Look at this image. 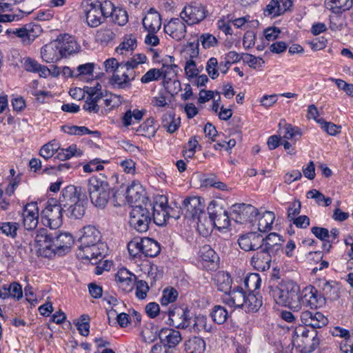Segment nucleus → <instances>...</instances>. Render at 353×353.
<instances>
[{
	"label": "nucleus",
	"instance_id": "obj_20",
	"mask_svg": "<svg viewBox=\"0 0 353 353\" xmlns=\"http://www.w3.org/2000/svg\"><path fill=\"white\" fill-rule=\"evenodd\" d=\"M272 256L270 252L260 248L250 259L251 265L258 271H266L270 268Z\"/></svg>",
	"mask_w": 353,
	"mask_h": 353
},
{
	"label": "nucleus",
	"instance_id": "obj_40",
	"mask_svg": "<svg viewBox=\"0 0 353 353\" xmlns=\"http://www.w3.org/2000/svg\"><path fill=\"white\" fill-rule=\"evenodd\" d=\"M137 132L139 135L144 136L148 138L154 137L157 128L154 125V119L152 117L147 119L137 129Z\"/></svg>",
	"mask_w": 353,
	"mask_h": 353
},
{
	"label": "nucleus",
	"instance_id": "obj_11",
	"mask_svg": "<svg viewBox=\"0 0 353 353\" xmlns=\"http://www.w3.org/2000/svg\"><path fill=\"white\" fill-rule=\"evenodd\" d=\"M300 309L302 306L313 308L322 307L325 304V298L318 293L312 285L305 287L299 294Z\"/></svg>",
	"mask_w": 353,
	"mask_h": 353
},
{
	"label": "nucleus",
	"instance_id": "obj_8",
	"mask_svg": "<svg viewBox=\"0 0 353 353\" xmlns=\"http://www.w3.org/2000/svg\"><path fill=\"white\" fill-rule=\"evenodd\" d=\"M63 207L55 199H50L41 211V221L46 226L51 229L59 228L63 223Z\"/></svg>",
	"mask_w": 353,
	"mask_h": 353
},
{
	"label": "nucleus",
	"instance_id": "obj_28",
	"mask_svg": "<svg viewBox=\"0 0 353 353\" xmlns=\"http://www.w3.org/2000/svg\"><path fill=\"white\" fill-rule=\"evenodd\" d=\"M143 190L142 185L139 182H132L127 188L125 198L128 203L130 205L136 204L143 199Z\"/></svg>",
	"mask_w": 353,
	"mask_h": 353
},
{
	"label": "nucleus",
	"instance_id": "obj_16",
	"mask_svg": "<svg viewBox=\"0 0 353 353\" xmlns=\"http://www.w3.org/2000/svg\"><path fill=\"white\" fill-rule=\"evenodd\" d=\"M238 243L245 252L258 250L263 245V236L256 232H248L239 236Z\"/></svg>",
	"mask_w": 353,
	"mask_h": 353
},
{
	"label": "nucleus",
	"instance_id": "obj_47",
	"mask_svg": "<svg viewBox=\"0 0 353 353\" xmlns=\"http://www.w3.org/2000/svg\"><path fill=\"white\" fill-rule=\"evenodd\" d=\"M279 134L285 139H292L296 135H301L298 128H293L292 125L286 123L285 121H281L279 123Z\"/></svg>",
	"mask_w": 353,
	"mask_h": 353
},
{
	"label": "nucleus",
	"instance_id": "obj_13",
	"mask_svg": "<svg viewBox=\"0 0 353 353\" xmlns=\"http://www.w3.org/2000/svg\"><path fill=\"white\" fill-rule=\"evenodd\" d=\"M168 199L164 196L159 197V202L155 205H152V216L154 222L158 225H164L167 221L170 219L174 209L168 206Z\"/></svg>",
	"mask_w": 353,
	"mask_h": 353
},
{
	"label": "nucleus",
	"instance_id": "obj_21",
	"mask_svg": "<svg viewBox=\"0 0 353 353\" xmlns=\"http://www.w3.org/2000/svg\"><path fill=\"white\" fill-rule=\"evenodd\" d=\"M301 322L305 325L313 328H320L328 323L327 317L319 312L305 310L301 314Z\"/></svg>",
	"mask_w": 353,
	"mask_h": 353
},
{
	"label": "nucleus",
	"instance_id": "obj_41",
	"mask_svg": "<svg viewBox=\"0 0 353 353\" xmlns=\"http://www.w3.org/2000/svg\"><path fill=\"white\" fill-rule=\"evenodd\" d=\"M85 200L81 199L77 202H74L67 208V215L71 218L81 219L85 213V207L84 205Z\"/></svg>",
	"mask_w": 353,
	"mask_h": 353
},
{
	"label": "nucleus",
	"instance_id": "obj_53",
	"mask_svg": "<svg viewBox=\"0 0 353 353\" xmlns=\"http://www.w3.org/2000/svg\"><path fill=\"white\" fill-rule=\"evenodd\" d=\"M83 152L74 144L70 145L66 149H61L58 152V157L61 160L68 159L72 157H80Z\"/></svg>",
	"mask_w": 353,
	"mask_h": 353
},
{
	"label": "nucleus",
	"instance_id": "obj_18",
	"mask_svg": "<svg viewBox=\"0 0 353 353\" xmlns=\"http://www.w3.org/2000/svg\"><path fill=\"white\" fill-rule=\"evenodd\" d=\"M23 226L27 230L35 229L39 223V208L37 202L27 203L23 210Z\"/></svg>",
	"mask_w": 353,
	"mask_h": 353
},
{
	"label": "nucleus",
	"instance_id": "obj_9",
	"mask_svg": "<svg viewBox=\"0 0 353 353\" xmlns=\"http://www.w3.org/2000/svg\"><path fill=\"white\" fill-rule=\"evenodd\" d=\"M207 15L206 7L200 3L188 4L180 12L181 19L189 26L200 23Z\"/></svg>",
	"mask_w": 353,
	"mask_h": 353
},
{
	"label": "nucleus",
	"instance_id": "obj_6",
	"mask_svg": "<svg viewBox=\"0 0 353 353\" xmlns=\"http://www.w3.org/2000/svg\"><path fill=\"white\" fill-rule=\"evenodd\" d=\"M293 345L301 352L310 353L314 350L319 344L315 330H308L306 327L300 325L296 327L292 336Z\"/></svg>",
	"mask_w": 353,
	"mask_h": 353
},
{
	"label": "nucleus",
	"instance_id": "obj_29",
	"mask_svg": "<svg viewBox=\"0 0 353 353\" xmlns=\"http://www.w3.org/2000/svg\"><path fill=\"white\" fill-rule=\"evenodd\" d=\"M22 287L17 282H13L10 285H4L0 290V298L3 299L12 297L19 300L22 298Z\"/></svg>",
	"mask_w": 353,
	"mask_h": 353
},
{
	"label": "nucleus",
	"instance_id": "obj_50",
	"mask_svg": "<svg viewBox=\"0 0 353 353\" xmlns=\"http://www.w3.org/2000/svg\"><path fill=\"white\" fill-rule=\"evenodd\" d=\"M325 6L331 10H347L353 5V0H325Z\"/></svg>",
	"mask_w": 353,
	"mask_h": 353
},
{
	"label": "nucleus",
	"instance_id": "obj_63",
	"mask_svg": "<svg viewBox=\"0 0 353 353\" xmlns=\"http://www.w3.org/2000/svg\"><path fill=\"white\" fill-rule=\"evenodd\" d=\"M219 63L217 61V59L216 58H210L206 65V70L208 71V73L209 76L212 79H214L218 77L219 76Z\"/></svg>",
	"mask_w": 353,
	"mask_h": 353
},
{
	"label": "nucleus",
	"instance_id": "obj_54",
	"mask_svg": "<svg viewBox=\"0 0 353 353\" xmlns=\"http://www.w3.org/2000/svg\"><path fill=\"white\" fill-rule=\"evenodd\" d=\"M105 70L107 73H112V75L117 72H123V65L122 62L119 63L115 58H110L103 63Z\"/></svg>",
	"mask_w": 353,
	"mask_h": 353
},
{
	"label": "nucleus",
	"instance_id": "obj_59",
	"mask_svg": "<svg viewBox=\"0 0 353 353\" xmlns=\"http://www.w3.org/2000/svg\"><path fill=\"white\" fill-rule=\"evenodd\" d=\"M142 239H134L131 241L129 242L128 245V249L129 254L133 256L136 257L139 254L142 253Z\"/></svg>",
	"mask_w": 353,
	"mask_h": 353
},
{
	"label": "nucleus",
	"instance_id": "obj_32",
	"mask_svg": "<svg viewBox=\"0 0 353 353\" xmlns=\"http://www.w3.org/2000/svg\"><path fill=\"white\" fill-rule=\"evenodd\" d=\"M283 241L281 236L272 232L269 234L265 238L263 237V245L262 248L270 253L276 252L281 249V242Z\"/></svg>",
	"mask_w": 353,
	"mask_h": 353
},
{
	"label": "nucleus",
	"instance_id": "obj_61",
	"mask_svg": "<svg viewBox=\"0 0 353 353\" xmlns=\"http://www.w3.org/2000/svg\"><path fill=\"white\" fill-rule=\"evenodd\" d=\"M200 256L203 261L214 262L217 258L216 252L209 245H204L200 250Z\"/></svg>",
	"mask_w": 353,
	"mask_h": 353
},
{
	"label": "nucleus",
	"instance_id": "obj_55",
	"mask_svg": "<svg viewBox=\"0 0 353 353\" xmlns=\"http://www.w3.org/2000/svg\"><path fill=\"white\" fill-rule=\"evenodd\" d=\"M177 297L178 292L175 289L172 288L165 289L161 299V303L163 306L168 305V304L174 302Z\"/></svg>",
	"mask_w": 353,
	"mask_h": 353
},
{
	"label": "nucleus",
	"instance_id": "obj_38",
	"mask_svg": "<svg viewBox=\"0 0 353 353\" xmlns=\"http://www.w3.org/2000/svg\"><path fill=\"white\" fill-rule=\"evenodd\" d=\"M108 17H111L112 21L119 26H124L128 21V15L126 10L115 7L112 2L110 12L107 14Z\"/></svg>",
	"mask_w": 353,
	"mask_h": 353
},
{
	"label": "nucleus",
	"instance_id": "obj_39",
	"mask_svg": "<svg viewBox=\"0 0 353 353\" xmlns=\"http://www.w3.org/2000/svg\"><path fill=\"white\" fill-rule=\"evenodd\" d=\"M262 297L254 293H250L246 295L243 309L248 312H257L262 306Z\"/></svg>",
	"mask_w": 353,
	"mask_h": 353
},
{
	"label": "nucleus",
	"instance_id": "obj_14",
	"mask_svg": "<svg viewBox=\"0 0 353 353\" xmlns=\"http://www.w3.org/2000/svg\"><path fill=\"white\" fill-rule=\"evenodd\" d=\"M9 32L20 38L23 45L28 46L42 33V28L38 24L29 23L23 28L10 30Z\"/></svg>",
	"mask_w": 353,
	"mask_h": 353
},
{
	"label": "nucleus",
	"instance_id": "obj_10",
	"mask_svg": "<svg viewBox=\"0 0 353 353\" xmlns=\"http://www.w3.org/2000/svg\"><path fill=\"white\" fill-rule=\"evenodd\" d=\"M259 214L258 210L250 204L235 203L231 207L232 219L241 224L252 222Z\"/></svg>",
	"mask_w": 353,
	"mask_h": 353
},
{
	"label": "nucleus",
	"instance_id": "obj_23",
	"mask_svg": "<svg viewBox=\"0 0 353 353\" xmlns=\"http://www.w3.org/2000/svg\"><path fill=\"white\" fill-rule=\"evenodd\" d=\"M245 297L243 288L238 286L225 294L223 302L230 307L243 308Z\"/></svg>",
	"mask_w": 353,
	"mask_h": 353
},
{
	"label": "nucleus",
	"instance_id": "obj_49",
	"mask_svg": "<svg viewBox=\"0 0 353 353\" xmlns=\"http://www.w3.org/2000/svg\"><path fill=\"white\" fill-rule=\"evenodd\" d=\"M59 150V143L55 140H53L42 146L40 150V155L45 159H48L53 157Z\"/></svg>",
	"mask_w": 353,
	"mask_h": 353
},
{
	"label": "nucleus",
	"instance_id": "obj_44",
	"mask_svg": "<svg viewBox=\"0 0 353 353\" xmlns=\"http://www.w3.org/2000/svg\"><path fill=\"white\" fill-rule=\"evenodd\" d=\"M181 123L180 117H175L172 114H165L163 117L162 125L170 133H174L179 128Z\"/></svg>",
	"mask_w": 353,
	"mask_h": 353
},
{
	"label": "nucleus",
	"instance_id": "obj_3",
	"mask_svg": "<svg viewBox=\"0 0 353 353\" xmlns=\"http://www.w3.org/2000/svg\"><path fill=\"white\" fill-rule=\"evenodd\" d=\"M299 285L293 281L285 280L269 286V294L276 303L294 311L300 310Z\"/></svg>",
	"mask_w": 353,
	"mask_h": 353
},
{
	"label": "nucleus",
	"instance_id": "obj_58",
	"mask_svg": "<svg viewBox=\"0 0 353 353\" xmlns=\"http://www.w3.org/2000/svg\"><path fill=\"white\" fill-rule=\"evenodd\" d=\"M316 122L319 123L321 128L331 136H335L340 132L341 126L336 125L333 123L326 122L322 119L316 120Z\"/></svg>",
	"mask_w": 353,
	"mask_h": 353
},
{
	"label": "nucleus",
	"instance_id": "obj_46",
	"mask_svg": "<svg viewBox=\"0 0 353 353\" xmlns=\"http://www.w3.org/2000/svg\"><path fill=\"white\" fill-rule=\"evenodd\" d=\"M170 61V64H163V66L160 70V72L161 73V77L163 78L164 81L167 83L168 81L172 80L176 75V68L177 65L172 63L174 59L173 57L170 56L168 57Z\"/></svg>",
	"mask_w": 353,
	"mask_h": 353
},
{
	"label": "nucleus",
	"instance_id": "obj_43",
	"mask_svg": "<svg viewBox=\"0 0 353 353\" xmlns=\"http://www.w3.org/2000/svg\"><path fill=\"white\" fill-rule=\"evenodd\" d=\"M210 315L212 321L219 325L225 323L229 316L227 310L220 305H214L211 310Z\"/></svg>",
	"mask_w": 353,
	"mask_h": 353
},
{
	"label": "nucleus",
	"instance_id": "obj_31",
	"mask_svg": "<svg viewBox=\"0 0 353 353\" xmlns=\"http://www.w3.org/2000/svg\"><path fill=\"white\" fill-rule=\"evenodd\" d=\"M214 284L219 291L223 292L225 294L231 290L232 281L230 275L225 272H218L214 278Z\"/></svg>",
	"mask_w": 353,
	"mask_h": 353
},
{
	"label": "nucleus",
	"instance_id": "obj_57",
	"mask_svg": "<svg viewBox=\"0 0 353 353\" xmlns=\"http://www.w3.org/2000/svg\"><path fill=\"white\" fill-rule=\"evenodd\" d=\"M261 283V279L259 274H250L245 279V284L251 291L259 289Z\"/></svg>",
	"mask_w": 353,
	"mask_h": 353
},
{
	"label": "nucleus",
	"instance_id": "obj_42",
	"mask_svg": "<svg viewBox=\"0 0 353 353\" xmlns=\"http://www.w3.org/2000/svg\"><path fill=\"white\" fill-rule=\"evenodd\" d=\"M259 219L258 229L260 232H266L270 230L272 225L275 219V215L274 212L270 211H265Z\"/></svg>",
	"mask_w": 353,
	"mask_h": 353
},
{
	"label": "nucleus",
	"instance_id": "obj_51",
	"mask_svg": "<svg viewBox=\"0 0 353 353\" xmlns=\"http://www.w3.org/2000/svg\"><path fill=\"white\" fill-rule=\"evenodd\" d=\"M63 130L65 132L71 134V135H83L86 134H93L99 135V132L98 131H91L88 128L85 126H77V125H65L63 126Z\"/></svg>",
	"mask_w": 353,
	"mask_h": 353
},
{
	"label": "nucleus",
	"instance_id": "obj_27",
	"mask_svg": "<svg viewBox=\"0 0 353 353\" xmlns=\"http://www.w3.org/2000/svg\"><path fill=\"white\" fill-rule=\"evenodd\" d=\"M81 199L78 188L74 185H68L63 190L62 195L60 197V202L62 203L61 205L63 208H66L68 205L77 202Z\"/></svg>",
	"mask_w": 353,
	"mask_h": 353
},
{
	"label": "nucleus",
	"instance_id": "obj_12",
	"mask_svg": "<svg viewBox=\"0 0 353 353\" xmlns=\"http://www.w3.org/2000/svg\"><path fill=\"white\" fill-rule=\"evenodd\" d=\"M55 41L63 59L78 53L80 50L76 39L69 34H60Z\"/></svg>",
	"mask_w": 353,
	"mask_h": 353
},
{
	"label": "nucleus",
	"instance_id": "obj_37",
	"mask_svg": "<svg viewBox=\"0 0 353 353\" xmlns=\"http://www.w3.org/2000/svg\"><path fill=\"white\" fill-rule=\"evenodd\" d=\"M145 114V110L134 109L127 110L121 117V121L124 127H128L142 120Z\"/></svg>",
	"mask_w": 353,
	"mask_h": 353
},
{
	"label": "nucleus",
	"instance_id": "obj_45",
	"mask_svg": "<svg viewBox=\"0 0 353 353\" xmlns=\"http://www.w3.org/2000/svg\"><path fill=\"white\" fill-rule=\"evenodd\" d=\"M85 91L88 95L87 98L90 101L98 103L103 99V92L101 85L97 83L94 86H85Z\"/></svg>",
	"mask_w": 353,
	"mask_h": 353
},
{
	"label": "nucleus",
	"instance_id": "obj_15",
	"mask_svg": "<svg viewBox=\"0 0 353 353\" xmlns=\"http://www.w3.org/2000/svg\"><path fill=\"white\" fill-rule=\"evenodd\" d=\"M183 205L187 212L194 219H197L198 230H201L202 227H205V224L202 223V216L204 214V205L201 202V199L199 196H192L185 199L183 201Z\"/></svg>",
	"mask_w": 353,
	"mask_h": 353
},
{
	"label": "nucleus",
	"instance_id": "obj_34",
	"mask_svg": "<svg viewBox=\"0 0 353 353\" xmlns=\"http://www.w3.org/2000/svg\"><path fill=\"white\" fill-rule=\"evenodd\" d=\"M205 347V342L201 337L194 336L185 342V350L187 353H204Z\"/></svg>",
	"mask_w": 353,
	"mask_h": 353
},
{
	"label": "nucleus",
	"instance_id": "obj_62",
	"mask_svg": "<svg viewBox=\"0 0 353 353\" xmlns=\"http://www.w3.org/2000/svg\"><path fill=\"white\" fill-rule=\"evenodd\" d=\"M0 230L7 236L15 237L18 230V223L6 222L0 225Z\"/></svg>",
	"mask_w": 353,
	"mask_h": 353
},
{
	"label": "nucleus",
	"instance_id": "obj_22",
	"mask_svg": "<svg viewBox=\"0 0 353 353\" xmlns=\"http://www.w3.org/2000/svg\"><path fill=\"white\" fill-rule=\"evenodd\" d=\"M41 57L46 63H57L63 59L54 40L41 48Z\"/></svg>",
	"mask_w": 353,
	"mask_h": 353
},
{
	"label": "nucleus",
	"instance_id": "obj_35",
	"mask_svg": "<svg viewBox=\"0 0 353 353\" xmlns=\"http://www.w3.org/2000/svg\"><path fill=\"white\" fill-rule=\"evenodd\" d=\"M142 254L145 256L154 257L157 256L161 250L159 243L150 238L142 239Z\"/></svg>",
	"mask_w": 353,
	"mask_h": 353
},
{
	"label": "nucleus",
	"instance_id": "obj_30",
	"mask_svg": "<svg viewBox=\"0 0 353 353\" xmlns=\"http://www.w3.org/2000/svg\"><path fill=\"white\" fill-rule=\"evenodd\" d=\"M24 69L28 72H38L40 77H46L50 70L45 65L39 63L36 60L26 57L21 61Z\"/></svg>",
	"mask_w": 353,
	"mask_h": 353
},
{
	"label": "nucleus",
	"instance_id": "obj_60",
	"mask_svg": "<svg viewBox=\"0 0 353 353\" xmlns=\"http://www.w3.org/2000/svg\"><path fill=\"white\" fill-rule=\"evenodd\" d=\"M161 78V73L160 72V70L157 68H152L142 76L141 81L143 83H148L151 81H158Z\"/></svg>",
	"mask_w": 353,
	"mask_h": 353
},
{
	"label": "nucleus",
	"instance_id": "obj_52",
	"mask_svg": "<svg viewBox=\"0 0 353 353\" xmlns=\"http://www.w3.org/2000/svg\"><path fill=\"white\" fill-rule=\"evenodd\" d=\"M115 37V34L110 28H100L96 34V39L101 44H108L112 41Z\"/></svg>",
	"mask_w": 353,
	"mask_h": 353
},
{
	"label": "nucleus",
	"instance_id": "obj_48",
	"mask_svg": "<svg viewBox=\"0 0 353 353\" xmlns=\"http://www.w3.org/2000/svg\"><path fill=\"white\" fill-rule=\"evenodd\" d=\"M95 64L87 63L79 65L76 69V78L79 79H88L93 75Z\"/></svg>",
	"mask_w": 353,
	"mask_h": 353
},
{
	"label": "nucleus",
	"instance_id": "obj_26",
	"mask_svg": "<svg viewBox=\"0 0 353 353\" xmlns=\"http://www.w3.org/2000/svg\"><path fill=\"white\" fill-rule=\"evenodd\" d=\"M192 328L194 332L197 333H214L216 331V327L212 325L206 316L202 314L195 316Z\"/></svg>",
	"mask_w": 353,
	"mask_h": 353
},
{
	"label": "nucleus",
	"instance_id": "obj_25",
	"mask_svg": "<svg viewBox=\"0 0 353 353\" xmlns=\"http://www.w3.org/2000/svg\"><path fill=\"white\" fill-rule=\"evenodd\" d=\"M159 338L161 342L170 349L176 347L182 340L179 331L169 328L161 329L159 333Z\"/></svg>",
	"mask_w": 353,
	"mask_h": 353
},
{
	"label": "nucleus",
	"instance_id": "obj_4",
	"mask_svg": "<svg viewBox=\"0 0 353 353\" xmlns=\"http://www.w3.org/2000/svg\"><path fill=\"white\" fill-rule=\"evenodd\" d=\"M111 8V1L99 0H83L81 3L82 14L85 22L90 27L96 28L100 26L107 18Z\"/></svg>",
	"mask_w": 353,
	"mask_h": 353
},
{
	"label": "nucleus",
	"instance_id": "obj_7",
	"mask_svg": "<svg viewBox=\"0 0 353 353\" xmlns=\"http://www.w3.org/2000/svg\"><path fill=\"white\" fill-rule=\"evenodd\" d=\"M152 204L136 205L130 212L129 223L139 232H145L149 229L152 219Z\"/></svg>",
	"mask_w": 353,
	"mask_h": 353
},
{
	"label": "nucleus",
	"instance_id": "obj_24",
	"mask_svg": "<svg viewBox=\"0 0 353 353\" xmlns=\"http://www.w3.org/2000/svg\"><path fill=\"white\" fill-rule=\"evenodd\" d=\"M143 28L148 32H157L161 26V15L154 8H150L142 20Z\"/></svg>",
	"mask_w": 353,
	"mask_h": 353
},
{
	"label": "nucleus",
	"instance_id": "obj_19",
	"mask_svg": "<svg viewBox=\"0 0 353 353\" xmlns=\"http://www.w3.org/2000/svg\"><path fill=\"white\" fill-rule=\"evenodd\" d=\"M165 32L176 41L182 40L186 34L187 28L181 18H173L164 26Z\"/></svg>",
	"mask_w": 353,
	"mask_h": 353
},
{
	"label": "nucleus",
	"instance_id": "obj_1",
	"mask_svg": "<svg viewBox=\"0 0 353 353\" xmlns=\"http://www.w3.org/2000/svg\"><path fill=\"white\" fill-rule=\"evenodd\" d=\"M73 243V236L68 232H49L41 228L34 232L30 246L31 250L38 256L51 258L56 254L62 256L69 252Z\"/></svg>",
	"mask_w": 353,
	"mask_h": 353
},
{
	"label": "nucleus",
	"instance_id": "obj_56",
	"mask_svg": "<svg viewBox=\"0 0 353 353\" xmlns=\"http://www.w3.org/2000/svg\"><path fill=\"white\" fill-rule=\"evenodd\" d=\"M197 42H200L201 46L205 49L214 47L218 43L216 38L210 33L202 34L199 37Z\"/></svg>",
	"mask_w": 353,
	"mask_h": 353
},
{
	"label": "nucleus",
	"instance_id": "obj_36",
	"mask_svg": "<svg viewBox=\"0 0 353 353\" xmlns=\"http://www.w3.org/2000/svg\"><path fill=\"white\" fill-rule=\"evenodd\" d=\"M137 46V37L132 34H125L122 42L116 48V52L120 54L133 51Z\"/></svg>",
	"mask_w": 353,
	"mask_h": 353
},
{
	"label": "nucleus",
	"instance_id": "obj_17",
	"mask_svg": "<svg viewBox=\"0 0 353 353\" xmlns=\"http://www.w3.org/2000/svg\"><path fill=\"white\" fill-rule=\"evenodd\" d=\"M209 220L207 221L210 225H214L219 229L227 228L230 225V219L227 211L220 207H208Z\"/></svg>",
	"mask_w": 353,
	"mask_h": 353
},
{
	"label": "nucleus",
	"instance_id": "obj_5",
	"mask_svg": "<svg viewBox=\"0 0 353 353\" xmlns=\"http://www.w3.org/2000/svg\"><path fill=\"white\" fill-rule=\"evenodd\" d=\"M88 191L92 203L99 208H104L108 204L111 188L103 175L93 176L88 179Z\"/></svg>",
	"mask_w": 353,
	"mask_h": 353
},
{
	"label": "nucleus",
	"instance_id": "obj_33",
	"mask_svg": "<svg viewBox=\"0 0 353 353\" xmlns=\"http://www.w3.org/2000/svg\"><path fill=\"white\" fill-rule=\"evenodd\" d=\"M123 72H117L114 74L110 79L112 85L118 88H125L130 85L131 80L134 79L131 77L132 74L125 69H122Z\"/></svg>",
	"mask_w": 353,
	"mask_h": 353
},
{
	"label": "nucleus",
	"instance_id": "obj_64",
	"mask_svg": "<svg viewBox=\"0 0 353 353\" xmlns=\"http://www.w3.org/2000/svg\"><path fill=\"white\" fill-rule=\"evenodd\" d=\"M79 333L83 336H88L89 334V316L87 315H83L81 319L76 323Z\"/></svg>",
	"mask_w": 353,
	"mask_h": 353
},
{
	"label": "nucleus",
	"instance_id": "obj_2",
	"mask_svg": "<svg viewBox=\"0 0 353 353\" xmlns=\"http://www.w3.org/2000/svg\"><path fill=\"white\" fill-rule=\"evenodd\" d=\"M101 233L94 225H86L79 238V245L77 256L95 264L105 255V245L101 241Z\"/></svg>",
	"mask_w": 353,
	"mask_h": 353
}]
</instances>
